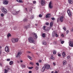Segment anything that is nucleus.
I'll return each instance as SVG.
<instances>
[{"instance_id": "obj_1", "label": "nucleus", "mask_w": 73, "mask_h": 73, "mask_svg": "<svg viewBox=\"0 0 73 73\" xmlns=\"http://www.w3.org/2000/svg\"><path fill=\"white\" fill-rule=\"evenodd\" d=\"M50 65L45 64L44 65V66L42 67V72H44L45 70V69H48L49 68H50Z\"/></svg>"}, {"instance_id": "obj_2", "label": "nucleus", "mask_w": 73, "mask_h": 73, "mask_svg": "<svg viewBox=\"0 0 73 73\" xmlns=\"http://www.w3.org/2000/svg\"><path fill=\"white\" fill-rule=\"evenodd\" d=\"M29 41L31 43H34V39L32 37H31L28 38Z\"/></svg>"}, {"instance_id": "obj_3", "label": "nucleus", "mask_w": 73, "mask_h": 73, "mask_svg": "<svg viewBox=\"0 0 73 73\" xmlns=\"http://www.w3.org/2000/svg\"><path fill=\"white\" fill-rule=\"evenodd\" d=\"M1 9L2 12H3L5 14H7V13L8 12L7 10L4 7H2L1 8Z\"/></svg>"}, {"instance_id": "obj_4", "label": "nucleus", "mask_w": 73, "mask_h": 73, "mask_svg": "<svg viewBox=\"0 0 73 73\" xmlns=\"http://www.w3.org/2000/svg\"><path fill=\"white\" fill-rule=\"evenodd\" d=\"M19 41L18 38H12V42L13 43H15V42H17Z\"/></svg>"}, {"instance_id": "obj_5", "label": "nucleus", "mask_w": 73, "mask_h": 73, "mask_svg": "<svg viewBox=\"0 0 73 73\" xmlns=\"http://www.w3.org/2000/svg\"><path fill=\"white\" fill-rule=\"evenodd\" d=\"M53 3L52 1H50L49 5V7L50 9H52L53 8Z\"/></svg>"}, {"instance_id": "obj_6", "label": "nucleus", "mask_w": 73, "mask_h": 73, "mask_svg": "<svg viewBox=\"0 0 73 73\" xmlns=\"http://www.w3.org/2000/svg\"><path fill=\"white\" fill-rule=\"evenodd\" d=\"M40 4L42 6H43L44 5H45V0H41L40 1Z\"/></svg>"}, {"instance_id": "obj_7", "label": "nucleus", "mask_w": 73, "mask_h": 73, "mask_svg": "<svg viewBox=\"0 0 73 73\" xmlns=\"http://www.w3.org/2000/svg\"><path fill=\"white\" fill-rule=\"evenodd\" d=\"M67 12L69 16L70 17H71V16H72V15H71V13H70V10H69V9L68 10Z\"/></svg>"}, {"instance_id": "obj_8", "label": "nucleus", "mask_w": 73, "mask_h": 73, "mask_svg": "<svg viewBox=\"0 0 73 73\" xmlns=\"http://www.w3.org/2000/svg\"><path fill=\"white\" fill-rule=\"evenodd\" d=\"M69 45L70 46H71V47H73V41H70Z\"/></svg>"}, {"instance_id": "obj_9", "label": "nucleus", "mask_w": 73, "mask_h": 73, "mask_svg": "<svg viewBox=\"0 0 73 73\" xmlns=\"http://www.w3.org/2000/svg\"><path fill=\"white\" fill-rule=\"evenodd\" d=\"M5 50L6 52H9V48H8V46H6Z\"/></svg>"}, {"instance_id": "obj_10", "label": "nucleus", "mask_w": 73, "mask_h": 73, "mask_svg": "<svg viewBox=\"0 0 73 73\" xmlns=\"http://www.w3.org/2000/svg\"><path fill=\"white\" fill-rule=\"evenodd\" d=\"M3 3L4 4L7 5V4H8V1L6 0L4 1Z\"/></svg>"}, {"instance_id": "obj_11", "label": "nucleus", "mask_w": 73, "mask_h": 73, "mask_svg": "<svg viewBox=\"0 0 73 73\" xmlns=\"http://www.w3.org/2000/svg\"><path fill=\"white\" fill-rule=\"evenodd\" d=\"M31 25L29 24L27 26H25L24 27V28L26 29H27V28H30V25Z\"/></svg>"}, {"instance_id": "obj_12", "label": "nucleus", "mask_w": 73, "mask_h": 73, "mask_svg": "<svg viewBox=\"0 0 73 73\" xmlns=\"http://www.w3.org/2000/svg\"><path fill=\"white\" fill-rule=\"evenodd\" d=\"M50 17V14H47L46 16V18H49Z\"/></svg>"}, {"instance_id": "obj_13", "label": "nucleus", "mask_w": 73, "mask_h": 73, "mask_svg": "<svg viewBox=\"0 0 73 73\" xmlns=\"http://www.w3.org/2000/svg\"><path fill=\"white\" fill-rule=\"evenodd\" d=\"M21 54V52H18L16 56L17 58V57H20V56Z\"/></svg>"}, {"instance_id": "obj_14", "label": "nucleus", "mask_w": 73, "mask_h": 73, "mask_svg": "<svg viewBox=\"0 0 73 73\" xmlns=\"http://www.w3.org/2000/svg\"><path fill=\"white\" fill-rule=\"evenodd\" d=\"M69 4H72L73 3V0H68Z\"/></svg>"}, {"instance_id": "obj_15", "label": "nucleus", "mask_w": 73, "mask_h": 73, "mask_svg": "<svg viewBox=\"0 0 73 73\" xmlns=\"http://www.w3.org/2000/svg\"><path fill=\"white\" fill-rule=\"evenodd\" d=\"M63 19H64V17L63 16H61L60 17V21L61 22H62L63 21Z\"/></svg>"}, {"instance_id": "obj_16", "label": "nucleus", "mask_w": 73, "mask_h": 73, "mask_svg": "<svg viewBox=\"0 0 73 73\" xmlns=\"http://www.w3.org/2000/svg\"><path fill=\"white\" fill-rule=\"evenodd\" d=\"M33 35L36 38H37V34L35 33H33Z\"/></svg>"}, {"instance_id": "obj_17", "label": "nucleus", "mask_w": 73, "mask_h": 73, "mask_svg": "<svg viewBox=\"0 0 73 73\" xmlns=\"http://www.w3.org/2000/svg\"><path fill=\"white\" fill-rule=\"evenodd\" d=\"M42 36L43 38H44L46 37V34L45 33H43L42 34Z\"/></svg>"}, {"instance_id": "obj_18", "label": "nucleus", "mask_w": 73, "mask_h": 73, "mask_svg": "<svg viewBox=\"0 0 73 73\" xmlns=\"http://www.w3.org/2000/svg\"><path fill=\"white\" fill-rule=\"evenodd\" d=\"M13 14L14 15H17V12L16 11H14L13 12Z\"/></svg>"}, {"instance_id": "obj_19", "label": "nucleus", "mask_w": 73, "mask_h": 73, "mask_svg": "<svg viewBox=\"0 0 73 73\" xmlns=\"http://www.w3.org/2000/svg\"><path fill=\"white\" fill-rule=\"evenodd\" d=\"M21 66L22 67V68H25L26 66L23 64H22L21 65Z\"/></svg>"}, {"instance_id": "obj_20", "label": "nucleus", "mask_w": 73, "mask_h": 73, "mask_svg": "<svg viewBox=\"0 0 73 73\" xmlns=\"http://www.w3.org/2000/svg\"><path fill=\"white\" fill-rule=\"evenodd\" d=\"M62 55L63 57V58H64L65 57V52H63L62 53Z\"/></svg>"}, {"instance_id": "obj_21", "label": "nucleus", "mask_w": 73, "mask_h": 73, "mask_svg": "<svg viewBox=\"0 0 73 73\" xmlns=\"http://www.w3.org/2000/svg\"><path fill=\"white\" fill-rule=\"evenodd\" d=\"M66 64V61L64 60V61L63 62V65H65Z\"/></svg>"}, {"instance_id": "obj_22", "label": "nucleus", "mask_w": 73, "mask_h": 73, "mask_svg": "<svg viewBox=\"0 0 73 73\" xmlns=\"http://www.w3.org/2000/svg\"><path fill=\"white\" fill-rule=\"evenodd\" d=\"M17 2H18L19 3H23V1H22L21 0H16Z\"/></svg>"}, {"instance_id": "obj_23", "label": "nucleus", "mask_w": 73, "mask_h": 73, "mask_svg": "<svg viewBox=\"0 0 73 73\" xmlns=\"http://www.w3.org/2000/svg\"><path fill=\"white\" fill-rule=\"evenodd\" d=\"M13 61H11L9 62V64L10 65H12V64H13Z\"/></svg>"}, {"instance_id": "obj_24", "label": "nucleus", "mask_w": 73, "mask_h": 73, "mask_svg": "<svg viewBox=\"0 0 73 73\" xmlns=\"http://www.w3.org/2000/svg\"><path fill=\"white\" fill-rule=\"evenodd\" d=\"M42 43L43 45H46V42L45 41H43Z\"/></svg>"}, {"instance_id": "obj_25", "label": "nucleus", "mask_w": 73, "mask_h": 73, "mask_svg": "<svg viewBox=\"0 0 73 73\" xmlns=\"http://www.w3.org/2000/svg\"><path fill=\"white\" fill-rule=\"evenodd\" d=\"M7 37H11L12 35H11V33H9L7 35Z\"/></svg>"}, {"instance_id": "obj_26", "label": "nucleus", "mask_w": 73, "mask_h": 73, "mask_svg": "<svg viewBox=\"0 0 73 73\" xmlns=\"http://www.w3.org/2000/svg\"><path fill=\"white\" fill-rule=\"evenodd\" d=\"M56 35V34L54 32H53L52 34V35L53 36V37H54L55 36V35Z\"/></svg>"}, {"instance_id": "obj_27", "label": "nucleus", "mask_w": 73, "mask_h": 73, "mask_svg": "<svg viewBox=\"0 0 73 73\" xmlns=\"http://www.w3.org/2000/svg\"><path fill=\"white\" fill-rule=\"evenodd\" d=\"M46 28V26H43V30H44V31H46V29H45Z\"/></svg>"}, {"instance_id": "obj_28", "label": "nucleus", "mask_w": 73, "mask_h": 73, "mask_svg": "<svg viewBox=\"0 0 73 73\" xmlns=\"http://www.w3.org/2000/svg\"><path fill=\"white\" fill-rule=\"evenodd\" d=\"M53 26V23L51 22L50 23V27H52Z\"/></svg>"}, {"instance_id": "obj_29", "label": "nucleus", "mask_w": 73, "mask_h": 73, "mask_svg": "<svg viewBox=\"0 0 73 73\" xmlns=\"http://www.w3.org/2000/svg\"><path fill=\"white\" fill-rule=\"evenodd\" d=\"M4 70V73H7V72H8V71L6 69H5Z\"/></svg>"}, {"instance_id": "obj_30", "label": "nucleus", "mask_w": 73, "mask_h": 73, "mask_svg": "<svg viewBox=\"0 0 73 73\" xmlns=\"http://www.w3.org/2000/svg\"><path fill=\"white\" fill-rule=\"evenodd\" d=\"M27 57L29 58V59H30V60H32V57H31V56H28Z\"/></svg>"}, {"instance_id": "obj_31", "label": "nucleus", "mask_w": 73, "mask_h": 73, "mask_svg": "<svg viewBox=\"0 0 73 73\" xmlns=\"http://www.w3.org/2000/svg\"><path fill=\"white\" fill-rule=\"evenodd\" d=\"M63 29L65 31H66V27H63Z\"/></svg>"}, {"instance_id": "obj_32", "label": "nucleus", "mask_w": 73, "mask_h": 73, "mask_svg": "<svg viewBox=\"0 0 73 73\" xmlns=\"http://www.w3.org/2000/svg\"><path fill=\"white\" fill-rule=\"evenodd\" d=\"M53 54H56V51L55 50H54L53 52Z\"/></svg>"}, {"instance_id": "obj_33", "label": "nucleus", "mask_w": 73, "mask_h": 73, "mask_svg": "<svg viewBox=\"0 0 73 73\" xmlns=\"http://www.w3.org/2000/svg\"><path fill=\"white\" fill-rule=\"evenodd\" d=\"M33 67H29L28 68L29 69H33Z\"/></svg>"}, {"instance_id": "obj_34", "label": "nucleus", "mask_w": 73, "mask_h": 73, "mask_svg": "<svg viewBox=\"0 0 73 73\" xmlns=\"http://www.w3.org/2000/svg\"><path fill=\"white\" fill-rule=\"evenodd\" d=\"M51 19L52 20H55V18L54 17L51 18Z\"/></svg>"}, {"instance_id": "obj_35", "label": "nucleus", "mask_w": 73, "mask_h": 73, "mask_svg": "<svg viewBox=\"0 0 73 73\" xmlns=\"http://www.w3.org/2000/svg\"><path fill=\"white\" fill-rule=\"evenodd\" d=\"M1 17H3V16H4V14L1 13Z\"/></svg>"}, {"instance_id": "obj_36", "label": "nucleus", "mask_w": 73, "mask_h": 73, "mask_svg": "<svg viewBox=\"0 0 73 73\" xmlns=\"http://www.w3.org/2000/svg\"><path fill=\"white\" fill-rule=\"evenodd\" d=\"M30 65H33V62H31L30 63Z\"/></svg>"}, {"instance_id": "obj_37", "label": "nucleus", "mask_w": 73, "mask_h": 73, "mask_svg": "<svg viewBox=\"0 0 73 73\" xmlns=\"http://www.w3.org/2000/svg\"><path fill=\"white\" fill-rule=\"evenodd\" d=\"M27 21V19H24L23 20V21Z\"/></svg>"}, {"instance_id": "obj_38", "label": "nucleus", "mask_w": 73, "mask_h": 73, "mask_svg": "<svg viewBox=\"0 0 73 73\" xmlns=\"http://www.w3.org/2000/svg\"><path fill=\"white\" fill-rule=\"evenodd\" d=\"M61 43L62 44H64V41H62L61 42Z\"/></svg>"}, {"instance_id": "obj_39", "label": "nucleus", "mask_w": 73, "mask_h": 73, "mask_svg": "<svg viewBox=\"0 0 73 73\" xmlns=\"http://www.w3.org/2000/svg\"><path fill=\"white\" fill-rule=\"evenodd\" d=\"M39 17H42V15H41V14H40L39 15Z\"/></svg>"}, {"instance_id": "obj_40", "label": "nucleus", "mask_w": 73, "mask_h": 73, "mask_svg": "<svg viewBox=\"0 0 73 73\" xmlns=\"http://www.w3.org/2000/svg\"><path fill=\"white\" fill-rule=\"evenodd\" d=\"M11 60L10 59H7V61H10Z\"/></svg>"}, {"instance_id": "obj_41", "label": "nucleus", "mask_w": 73, "mask_h": 73, "mask_svg": "<svg viewBox=\"0 0 73 73\" xmlns=\"http://www.w3.org/2000/svg\"><path fill=\"white\" fill-rule=\"evenodd\" d=\"M36 64L37 65V66H39V63L38 62L36 63Z\"/></svg>"}, {"instance_id": "obj_42", "label": "nucleus", "mask_w": 73, "mask_h": 73, "mask_svg": "<svg viewBox=\"0 0 73 73\" xmlns=\"http://www.w3.org/2000/svg\"><path fill=\"white\" fill-rule=\"evenodd\" d=\"M55 36L56 37H58V35L57 34H55Z\"/></svg>"}, {"instance_id": "obj_43", "label": "nucleus", "mask_w": 73, "mask_h": 73, "mask_svg": "<svg viewBox=\"0 0 73 73\" xmlns=\"http://www.w3.org/2000/svg\"><path fill=\"white\" fill-rule=\"evenodd\" d=\"M10 69H11V68H7V70L8 72V71L9 70H10Z\"/></svg>"}, {"instance_id": "obj_44", "label": "nucleus", "mask_w": 73, "mask_h": 73, "mask_svg": "<svg viewBox=\"0 0 73 73\" xmlns=\"http://www.w3.org/2000/svg\"><path fill=\"white\" fill-rule=\"evenodd\" d=\"M58 56H59V57H60L61 56V54H58Z\"/></svg>"}, {"instance_id": "obj_45", "label": "nucleus", "mask_w": 73, "mask_h": 73, "mask_svg": "<svg viewBox=\"0 0 73 73\" xmlns=\"http://www.w3.org/2000/svg\"><path fill=\"white\" fill-rule=\"evenodd\" d=\"M49 24V23H47L46 24V25H48Z\"/></svg>"}, {"instance_id": "obj_46", "label": "nucleus", "mask_w": 73, "mask_h": 73, "mask_svg": "<svg viewBox=\"0 0 73 73\" xmlns=\"http://www.w3.org/2000/svg\"><path fill=\"white\" fill-rule=\"evenodd\" d=\"M68 33H69V31L67 30L66 31V34L67 35Z\"/></svg>"}, {"instance_id": "obj_47", "label": "nucleus", "mask_w": 73, "mask_h": 73, "mask_svg": "<svg viewBox=\"0 0 73 73\" xmlns=\"http://www.w3.org/2000/svg\"><path fill=\"white\" fill-rule=\"evenodd\" d=\"M51 58L52 59V60H54V58H53V56H51Z\"/></svg>"}, {"instance_id": "obj_48", "label": "nucleus", "mask_w": 73, "mask_h": 73, "mask_svg": "<svg viewBox=\"0 0 73 73\" xmlns=\"http://www.w3.org/2000/svg\"><path fill=\"white\" fill-rule=\"evenodd\" d=\"M36 3V1H33V4H35V3Z\"/></svg>"}, {"instance_id": "obj_49", "label": "nucleus", "mask_w": 73, "mask_h": 73, "mask_svg": "<svg viewBox=\"0 0 73 73\" xmlns=\"http://www.w3.org/2000/svg\"><path fill=\"white\" fill-rule=\"evenodd\" d=\"M38 67H36L35 69H36V70H38Z\"/></svg>"}, {"instance_id": "obj_50", "label": "nucleus", "mask_w": 73, "mask_h": 73, "mask_svg": "<svg viewBox=\"0 0 73 73\" xmlns=\"http://www.w3.org/2000/svg\"><path fill=\"white\" fill-rule=\"evenodd\" d=\"M38 61H39V62H41L42 60H39Z\"/></svg>"}, {"instance_id": "obj_51", "label": "nucleus", "mask_w": 73, "mask_h": 73, "mask_svg": "<svg viewBox=\"0 0 73 73\" xmlns=\"http://www.w3.org/2000/svg\"><path fill=\"white\" fill-rule=\"evenodd\" d=\"M53 65H54V66H55L56 65V64H55V63H54V62L53 63Z\"/></svg>"}, {"instance_id": "obj_52", "label": "nucleus", "mask_w": 73, "mask_h": 73, "mask_svg": "<svg viewBox=\"0 0 73 73\" xmlns=\"http://www.w3.org/2000/svg\"><path fill=\"white\" fill-rule=\"evenodd\" d=\"M61 36L62 37H64V35L63 34H62Z\"/></svg>"}, {"instance_id": "obj_53", "label": "nucleus", "mask_w": 73, "mask_h": 73, "mask_svg": "<svg viewBox=\"0 0 73 73\" xmlns=\"http://www.w3.org/2000/svg\"><path fill=\"white\" fill-rule=\"evenodd\" d=\"M70 58V56H67V58Z\"/></svg>"}, {"instance_id": "obj_54", "label": "nucleus", "mask_w": 73, "mask_h": 73, "mask_svg": "<svg viewBox=\"0 0 73 73\" xmlns=\"http://www.w3.org/2000/svg\"><path fill=\"white\" fill-rule=\"evenodd\" d=\"M25 9V11H27V12H28V10L27 9V8H26Z\"/></svg>"}, {"instance_id": "obj_55", "label": "nucleus", "mask_w": 73, "mask_h": 73, "mask_svg": "<svg viewBox=\"0 0 73 73\" xmlns=\"http://www.w3.org/2000/svg\"><path fill=\"white\" fill-rule=\"evenodd\" d=\"M29 73H32V71H29Z\"/></svg>"}, {"instance_id": "obj_56", "label": "nucleus", "mask_w": 73, "mask_h": 73, "mask_svg": "<svg viewBox=\"0 0 73 73\" xmlns=\"http://www.w3.org/2000/svg\"><path fill=\"white\" fill-rule=\"evenodd\" d=\"M51 73H54V72H53V71H52L51 72Z\"/></svg>"}, {"instance_id": "obj_57", "label": "nucleus", "mask_w": 73, "mask_h": 73, "mask_svg": "<svg viewBox=\"0 0 73 73\" xmlns=\"http://www.w3.org/2000/svg\"><path fill=\"white\" fill-rule=\"evenodd\" d=\"M35 25L36 26H37V24H35Z\"/></svg>"}, {"instance_id": "obj_58", "label": "nucleus", "mask_w": 73, "mask_h": 73, "mask_svg": "<svg viewBox=\"0 0 73 73\" xmlns=\"http://www.w3.org/2000/svg\"><path fill=\"white\" fill-rule=\"evenodd\" d=\"M28 53H31V52L30 51H28Z\"/></svg>"}, {"instance_id": "obj_59", "label": "nucleus", "mask_w": 73, "mask_h": 73, "mask_svg": "<svg viewBox=\"0 0 73 73\" xmlns=\"http://www.w3.org/2000/svg\"><path fill=\"white\" fill-rule=\"evenodd\" d=\"M20 62H23V61L22 60H21Z\"/></svg>"}, {"instance_id": "obj_60", "label": "nucleus", "mask_w": 73, "mask_h": 73, "mask_svg": "<svg viewBox=\"0 0 73 73\" xmlns=\"http://www.w3.org/2000/svg\"><path fill=\"white\" fill-rule=\"evenodd\" d=\"M31 48L32 49H34V47H31Z\"/></svg>"}, {"instance_id": "obj_61", "label": "nucleus", "mask_w": 73, "mask_h": 73, "mask_svg": "<svg viewBox=\"0 0 73 73\" xmlns=\"http://www.w3.org/2000/svg\"><path fill=\"white\" fill-rule=\"evenodd\" d=\"M0 65H1V66H2V64H1L0 63Z\"/></svg>"}, {"instance_id": "obj_62", "label": "nucleus", "mask_w": 73, "mask_h": 73, "mask_svg": "<svg viewBox=\"0 0 73 73\" xmlns=\"http://www.w3.org/2000/svg\"><path fill=\"white\" fill-rule=\"evenodd\" d=\"M57 71H56L55 72V73H57Z\"/></svg>"}, {"instance_id": "obj_63", "label": "nucleus", "mask_w": 73, "mask_h": 73, "mask_svg": "<svg viewBox=\"0 0 73 73\" xmlns=\"http://www.w3.org/2000/svg\"><path fill=\"white\" fill-rule=\"evenodd\" d=\"M58 19L57 20V22H58Z\"/></svg>"}, {"instance_id": "obj_64", "label": "nucleus", "mask_w": 73, "mask_h": 73, "mask_svg": "<svg viewBox=\"0 0 73 73\" xmlns=\"http://www.w3.org/2000/svg\"><path fill=\"white\" fill-rule=\"evenodd\" d=\"M2 47L1 46H0V48H1Z\"/></svg>"}]
</instances>
